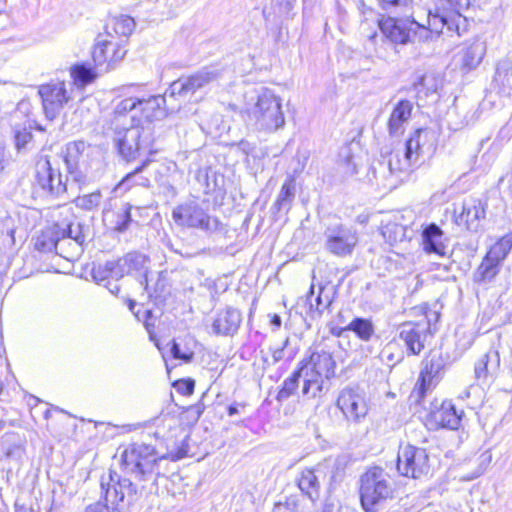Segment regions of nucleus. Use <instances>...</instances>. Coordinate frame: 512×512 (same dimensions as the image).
<instances>
[{"label":"nucleus","instance_id":"obj_1","mask_svg":"<svg viewBox=\"0 0 512 512\" xmlns=\"http://www.w3.org/2000/svg\"><path fill=\"white\" fill-rule=\"evenodd\" d=\"M428 131L417 129L412 136L406 141L403 149L392 151L387 160V168L390 173L388 179V188H396L408 175L413 167L418 165L419 159L423 154L422 140L426 139Z\"/></svg>","mask_w":512,"mask_h":512},{"label":"nucleus","instance_id":"obj_2","mask_svg":"<svg viewBox=\"0 0 512 512\" xmlns=\"http://www.w3.org/2000/svg\"><path fill=\"white\" fill-rule=\"evenodd\" d=\"M166 460L158 455L155 448L143 443L130 444L122 453V463L128 473L134 474L139 481L152 480L155 485L160 476L159 465Z\"/></svg>","mask_w":512,"mask_h":512},{"label":"nucleus","instance_id":"obj_3","mask_svg":"<svg viewBox=\"0 0 512 512\" xmlns=\"http://www.w3.org/2000/svg\"><path fill=\"white\" fill-rule=\"evenodd\" d=\"M251 101L248 111L258 129L273 133L285 126L282 99L272 90L261 88Z\"/></svg>","mask_w":512,"mask_h":512},{"label":"nucleus","instance_id":"obj_4","mask_svg":"<svg viewBox=\"0 0 512 512\" xmlns=\"http://www.w3.org/2000/svg\"><path fill=\"white\" fill-rule=\"evenodd\" d=\"M166 104V97L152 96L148 99L128 97L119 101L113 110L112 124L120 127L136 124L138 120L151 122L162 113V105Z\"/></svg>","mask_w":512,"mask_h":512},{"label":"nucleus","instance_id":"obj_5","mask_svg":"<svg viewBox=\"0 0 512 512\" xmlns=\"http://www.w3.org/2000/svg\"><path fill=\"white\" fill-rule=\"evenodd\" d=\"M114 141L123 159H136L141 150L149 149L153 143L151 122L138 120L136 124L115 127Z\"/></svg>","mask_w":512,"mask_h":512},{"label":"nucleus","instance_id":"obj_6","mask_svg":"<svg viewBox=\"0 0 512 512\" xmlns=\"http://www.w3.org/2000/svg\"><path fill=\"white\" fill-rule=\"evenodd\" d=\"M360 500L365 512H377V506L391 497L393 488L389 475L380 467H373L361 476Z\"/></svg>","mask_w":512,"mask_h":512},{"label":"nucleus","instance_id":"obj_7","mask_svg":"<svg viewBox=\"0 0 512 512\" xmlns=\"http://www.w3.org/2000/svg\"><path fill=\"white\" fill-rule=\"evenodd\" d=\"M172 216L175 223L182 227L210 234L224 231L223 223L217 217L210 216L203 205L195 201L178 205L173 209Z\"/></svg>","mask_w":512,"mask_h":512},{"label":"nucleus","instance_id":"obj_8","mask_svg":"<svg viewBox=\"0 0 512 512\" xmlns=\"http://www.w3.org/2000/svg\"><path fill=\"white\" fill-rule=\"evenodd\" d=\"M222 73L223 69L218 66L204 67L189 77L174 81L162 97H166V101L176 96L186 97L219 80Z\"/></svg>","mask_w":512,"mask_h":512},{"label":"nucleus","instance_id":"obj_9","mask_svg":"<svg viewBox=\"0 0 512 512\" xmlns=\"http://www.w3.org/2000/svg\"><path fill=\"white\" fill-rule=\"evenodd\" d=\"M378 27L383 36L396 44H407L425 38L427 30L419 28V23L413 18L396 19L388 17L378 21Z\"/></svg>","mask_w":512,"mask_h":512},{"label":"nucleus","instance_id":"obj_10","mask_svg":"<svg viewBox=\"0 0 512 512\" xmlns=\"http://www.w3.org/2000/svg\"><path fill=\"white\" fill-rule=\"evenodd\" d=\"M397 470L400 475L419 479L430 471V460L424 448L410 444L401 446L397 455Z\"/></svg>","mask_w":512,"mask_h":512},{"label":"nucleus","instance_id":"obj_11","mask_svg":"<svg viewBox=\"0 0 512 512\" xmlns=\"http://www.w3.org/2000/svg\"><path fill=\"white\" fill-rule=\"evenodd\" d=\"M324 238L326 251L337 257L352 255L359 240L355 229L341 223L328 226Z\"/></svg>","mask_w":512,"mask_h":512},{"label":"nucleus","instance_id":"obj_12","mask_svg":"<svg viewBox=\"0 0 512 512\" xmlns=\"http://www.w3.org/2000/svg\"><path fill=\"white\" fill-rule=\"evenodd\" d=\"M35 179L43 192L50 196L60 197L67 192V185L63 181L62 174L47 156L41 157L37 161Z\"/></svg>","mask_w":512,"mask_h":512},{"label":"nucleus","instance_id":"obj_13","mask_svg":"<svg viewBox=\"0 0 512 512\" xmlns=\"http://www.w3.org/2000/svg\"><path fill=\"white\" fill-rule=\"evenodd\" d=\"M336 406L349 422L359 423L368 413L364 393L358 387L343 388L338 394Z\"/></svg>","mask_w":512,"mask_h":512},{"label":"nucleus","instance_id":"obj_14","mask_svg":"<svg viewBox=\"0 0 512 512\" xmlns=\"http://www.w3.org/2000/svg\"><path fill=\"white\" fill-rule=\"evenodd\" d=\"M101 489L105 500L103 504L109 505L110 509L114 506L120 510V504L123 503L125 495L131 501L135 499L137 493L134 484L129 479H121L116 472L112 471L109 472L107 480L102 477Z\"/></svg>","mask_w":512,"mask_h":512},{"label":"nucleus","instance_id":"obj_15","mask_svg":"<svg viewBox=\"0 0 512 512\" xmlns=\"http://www.w3.org/2000/svg\"><path fill=\"white\" fill-rule=\"evenodd\" d=\"M38 93L42 100L44 113L49 120L55 119L65 105L72 100L71 94L63 82L41 85Z\"/></svg>","mask_w":512,"mask_h":512},{"label":"nucleus","instance_id":"obj_16","mask_svg":"<svg viewBox=\"0 0 512 512\" xmlns=\"http://www.w3.org/2000/svg\"><path fill=\"white\" fill-rule=\"evenodd\" d=\"M430 334V322L421 320L418 322H406L399 326V336L404 341L410 354L418 355L425 347V342Z\"/></svg>","mask_w":512,"mask_h":512},{"label":"nucleus","instance_id":"obj_17","mask_svg":"<svg viewBox=\"0 0 512 512\" xmlns=\"http://www.w3.org/2000/svg\"><path fill=\"white\" fill-rule=\"evenodd\" d=\"M126 50L120 47L113 39L99 36L92 51V59L97 67L107 65L106 69L124 58Z\"/></svg>","mask_w":512,"mask_h":512},{"label":"nucleus","instance_id":"obj_18","mask_svg":"<svg viewBox=\"0 0 512 512\" xmlns=\"http://www.w3.org/2000/svg\"><path fill=\"white\" fill-rule=\"evenodd\" d=\"M335 366L332 354L325 350L313 352L309 359L302 361L300 365L302 372H308L328 380L334 375Z\"/></svg>","mask_w":512,"mask_h":512},{"label":"nucleus","instance_id":"obj_19","mask_svg":"<svg viewBox=\"0 0 512 512\" xmlns=\"http://www.w3.org/2000/svg\"><path fill=\"white\" fill-rule=\"evenodd\" d=\"M443 367V360L440 356H432L426 360L412 392V397H416L419 402L424 397L426 391L433 385V380L439 378Z\"/></svg>","mask_w":512,"mask_h":512},{"label":"nucleus","instance_id":"obj_20","mask_svg":"<svg viewBox=\"0 0 512 512\" xmlns=\"http://www.w3.org/2000/svg\"><path fill=\"white\" fill-rule=\"evenodd\" d=\"M332 302L333 293L331 289L319 285L316 291L315 285L312 284L305 298L307 314L312 319L319 318L331 306Z\"/></svg>","mask_w":512,"mask_h":512},{"label":"nucleus","instance_id":"obj_21","mask_svg":"<svg viewBox=\"0 0 512 512\" xmlns=\"http://www.w3.org/2000/svg\"><path fill=\"white\" fill-rule=\"evenodd\" d=\"M463 412L458 413L450 401H444L440 407L432 410L428 415V423L433 429H457L460 425Z\"/></svg>","mask_w":512,"mask_h":512},{"label":"nucleus","instance_id":"obj_22","mask_svg":"<svg viewBox=\"0 0 512 512\" xmlns=\"http://www.w3.org/2000/svg\"><path fill=\"white\" fill-rule=\"evenodd\" d=\"M486 203L480 199H469L463 203L462 212L457 218L458 224H465L468 230L477 231L480 221L485 218Z\"/></svg>","mask_w":512,"mask_h":512},{"label":"nucleus","instance_id":"obj_23","mask_svg":"<svg viewBox=\"0 0 512 512\" xmlns=\"http://www.w3.org/2000/svg\"><path fill=\"white\" fill-rule=\"evenodd\" d=\"M147 262L148 258L144 254L137 252L128 253L124 257L116 260L117 268L121 273V278L124 277L125 274L134 273L142 278L140 281L141 284L143 283V280L146 281Z\"/></svg>","mask_w":512,"mask_h":512},{"label":"nucleus","instance_id":"obj_24","mask_svg":"<svg viewBox=\"0 0 512 512\" xmlns=\"http://www.w3.org/2000/svg\"><path fill=\"white\" fill-rule=\"evenodd\" d=\"M413 105L409 100H400L393 108L389 121L388 130L392 137H397L403 134L405 124L410 119L412 114Z\"/></svg>","mask_w":512,"mask_h":512},{"label":"nucleus","instance_id":"obj_25","mask_svg":"<svg viewBox=\"0 0 512 512\" xmlns=\"http://www.w3.org/2000/svg\"><path fill=\"white\" fill-rule=\"evenodd\" d=\"M445 241L444 232L435 223H431L423 228L422 245L425 252L440 256L445 255Z\"/></svg>","mask_w":512,"mask_h":512},{"label":"nucleus","instance_id":"obj_26","mask_svg":"<svg viewBox=\"0 0 512 512\" xmlns=\"http://www.w3.org/2000/svg\"><path fill=\"white\" fill-rule=\"evenodd\" d=\"M241 314L238 310L227 308L217 314L213 321L212 329L217 335H232L240 325Z\"/></svg>","mask_w":512,"mask_h":512},{"label":"nucleus","instance_id":"obj_27","mask_svg":"<svg viewBox=\"0 0 512 512\" xmlns=\"http://www.w3.org/2000/svg\"><path fill=\"white\" fill-rule=\"evenodd\" d=\"M319 468L303 469L297 479V485L301 492L310 500L316 501L320 496Z\"/></svg>","mask_w":512,"mask_h":512},{"label":"nucleus","instance_id":"obj_28","mask_svg":"<svg viewBox=\"0 0 512 512\" xmlns=\"http://www.w3.org/2000/svg\"><path fill=\"white\" fill-rule=\"evenodd\" d=\"M62 241L66 239L73 240L77 248L85 241V235L82 231V224L76 217L70 213L62 221L56 222Z\"/></svg>","mask_w":512,"mask_h":512},{"label":"nucleus","instance_id":"obj_29","mask_svg":"<svg viewBox=\"0 0 512 512\" xmlns=\"http://www.w3.org/2000/svg\"><path fill=\"white\" fill-rule=\"evenodd\" d=\"M296 194L295 179L289 176L283 183L271 210L274 214L287 213L292 206Z\"/></svg>","mask_w":512,"mask_h":512},{"label":"nucleus","instance_id":"obj_30","mask_svg":"<svg viewBox=\"0 0 512 512\" xmlns=\"http://www.w3.org/2000/svg\"><path fill=\"white\" fill-rule=\"evenodd\" d=\"M500 368V354L495 349L486 352L475 364L474 372L477 379L485 380L495 375Z\"/></svg>","mask_w":512,"mask_h":512},{"label":"nucleus","instance_id":"obj_31","mask_svg":"<svg viewBox=\"0 0 512 512\" xmlns=\"http://www.w3.org/2000/svg\"><path fill=\"white\" fill-rule=\"evenodd\" d=\"M57 230L58 227L56 223L44 230L41 235L38 236L35 248L40 252L54 251L58 255L62 256V251H59V249H61L60 242L62 241V238Z\"/></svg>","mask_w":512,"mask_h":512},{"label":"nucleus","instance_id":"obj_32","mask_svg":"<svg viewBox=\"0 0 512 512\" xmlns=\"http://www.w3.org/2000/svg\"><path fill=\"white\" fill-rule=\"evenodd\" d=\"M485 51L484 43L478 40L464 47L461 52L462 67L467 70L475 69L481 63Z\"/></svg>","mask_w":512,"mask_h":512},{"label":"nucleus","instance_id":"obj_33","mask_svg":"<svg viewBox=\"0 0 512 512\" xmlns=\"http://www.w3.org/2000/svg\"><path fill=\"white\" fill-rule=\"evenodd\" d=\"M502 264L486 254L481 264L474 273V280L477 283L491 282L500 272Z\"/></svg>","mask_w":512,"mask_h":512},{"label":"nucleus","instance_id":"obj_34","mask_svg":"<svg viewBox=\"0 0 512 512\" xmlns=\"http://www.w3.org/2000/svg\"><path fill=\"white\" fill-rule=\"evenodd\" d=\"M91 275L97 284L103 286L105 283L110 282V279L114 281L121 279V273L117 268L116 260L107 261L103 265L93 267Z\"/></svg>","mask_w":512,"mask_h":512},{"label":"nucleus","instance_id":"obj_35","mask_svg":"<svg viewBox=\"0 0 512 512\" xmlns=\"http://www.w3.org/2000/svg\"><path fill=\"white\" fill-rule=\"evenodd\" d=\"M134 28L135 22L130 16L114 17L106 25L107 37L113 39V34L127 37L133 32Z\"/></svg>","mask_w":512,"mask_h":512},{"label":"nucleus","instance_id":"obj_36","mask_svg":"<svg viewBox=\"0 0 512 512\" xmlns=\"http://www.w3.org/2000/svg\"><path fill=\"white\" fill-rule=\"evenodd\" d=\"M328 379L317 377L308 372H303L302 395L307 398H316L320 396L325 389Z\"/></svg>","mask_w":512,"mask_h":512},{"label":"nucleus","instance_id":"obj_37","mask_svg":"<svg viewBox=\"0 0 512 512\" xmlns=\"http://www.w3.org/2000/svg\"><path fill=\"white\" fill-rule=\"evenodd\" d=\"M71 77L73 78L74 84L78 87H85L92 83L97 77V73L94 68L85 63L76 64L71 68Z\"/></svg>","mask_w":512,"mask_h":512},{"label":"nucleus","instance_id":"obj_38","mask_svg":"<svg viewBox=\"0 0 512 512\" xmlns=\"http://www.w3.org/2000/svg\"><path fill=\"white\" fill-rule=\"evenodd\" d=\"M449 23V16L444 14H432L431 12L428 15L427 19V25L420 24L419 28H423L427 30V35L425 38H419V41H426L428 40L432 34L439 35L442 33L443 28L445 27V24Z\"/></svg>","mask_w":512,"mask_h":512},{"label":"nucleus","instance_id":"obj_39","mask_svg":"<svg viewBox=\"0 0 512 512\" xmlns=\"http://www.w3.org/2000/svg\"><path fill=\"white\" fill-rule=\"evenodd\" d=\"M349 331H352L362 341H369L375 333L374 325L371 320L356 317L348 325Z\"/></svg>","mask_w":512,"mask_h":512},{"label":"nucleus","instance_id":"obj_40","mask_svg":"<svg viewBox=\"0 0 512 512\" xmlns=\"http://www.w3.org/2000/svg\"><path fill=\"white\" fill-rule=\"evenodd\" d=\"M86 148L85 142L73 141L69 142L63 151V160L67 169L75 168L78 166L79 160Z\"/></svg>","mask_w":512,"mask_h":512},{"label":"nucleus","instance_id":"obj_41","mask_svg":"<svg viewBox=\"0 0 512 512\" xmlns=\"http://www.w3.org/2000/svg\"><path fill=\"white\" fill-rule=\"evenodd\" d=\"M512 248V233H508L501 237L494 245L491 246L487 255L503 264L506 256Z\"/></svg>","mask_w":512,"mask_h":512},{"label":"nucleus","instance_id":"obj_42","mask_svg":"<svg viewBox=\"0 0 512 512\" xmlns=\"http://www.w3.org/2000/svg\"><path fill=\"white\" fill-rule=\"evenodd\" d=\"M300 379H303V372L301 367H299L290 377H288L283 382L282 388L279 390L276 399L280 402L288 399L298 388Z\"/></svg>","mask_w":512,"mask_h":512},{"label":"nucleus","instance_id":"obj_43","mask_svg":"<svg viewBox=\"0 0 512 512\" xmlns=\"http://www.w3.org/2000/svg\"><path fill=\"white\" fill-rule=\"evenodd\" d=\"M382 235L390 244L400 242L406 237V227L404 225L387 222L382 226Z\"/></svg>","mask_w":512,"mask_h":512},{"label":"nucleus","instance_id":"obj_44","mask_svg":"<svg viewBox=\"0 0 512 512\" xmlns=\"http://www.w3.org/2000/svg\"><path fill=\"white\" fill-rule=\"evenodd\" d=\"M149 160H145L140 166L135 168L132 172L128 173L120 182V186H125L126 189H129L132 185H140L143 187L150 186V180L146 177L139 176V174L144 170V168L148 165Z\"/></svg>","mask_w":512,"mask_h":512},{"label":"nucleus","instance_id":"obj_45","mask_svg":"<svg viewBox=\"0 0 512 512\" xmlns=\"http://www.w3.org/2000/svg\"><path fill=\"white\" fill-rule=\"evenodd\" d=\"M170 352L174 359L181 360L184 363H190L194 358L193 349L187 343H182V341L176 339L171 342Z\"/></svg>","mask_w":512,"mask_h":512},{"label":"nucleus","instance_id":"obj_46","mask_svg":"<svg viewBox=\"0 0 512 512\" xmlns=\"http://www.w3.org/2000/svg\"><path fill=\"white\" fill-rule=\"evenodd\" d=\"M101 200L102 195L100 191H95L89 194H85L83 196H78L73 200V202L78 208L91 211L100 205Z\"/></svg>","mask_w":512,"mask_h":512},{"label":"nucleus","instance_id":"obj_47","mask_svg":"<svg viewBox=\"0 0 512 512\" xmlns=\"http://www.w3.org/2000/svg\"><path fill=\"white\" fill-rule=\"evenodd\" d=\"M131 205L126 203L122 210L117 214V220L115 224V229L119 232H124L128 229L129 224L132 221L131 218Z\"/></svg>","mask_w":512,"mask_h":512},{"label":"nucleus","instance_id":"obj_48","mask_svg":"<svg viewBox=\"0 0 512 512\" xmlns=\"http://www.w3.org/2000/svg\"><path fill=\"white\" fill-rule=\"evenodd\" d=\"M442 5L446 6L453 13H456L458 18H461V11L469 7V0H438Z\"/></svg>","mask_w":512,"mask_h":512},{"label":"nucleus","instance_id":"obj_49","mask_svg":"<svg viewBox=\"0 0 512 512\" xmlns=\"http://www.w3.org/2000/svg\"><path fill=\"white\" fill-rule=\"evenodd\" d=\"M174 388L182 395H191L194 392L195 381L192 379H182L174 383Z\"/></svg>","mask_w":512,"mask_h":512},{"label":"nucleus","instance_id":"obj_50","mask_svg":"<svg viewBox=\"0 0 512 512\" xmlns=\"http://www.w3.org/2000/svg\"><path fill=\"white\" fill-rule=\"evenodd\" d=\"M15 144L18 150L25 147L32 139V134L26 128L15 130Z\"/></svg>","mask_w":512,"mask_h":512},{"label":"nucleus","instance_id":"obj_51","mask_svg":"<svg viewBox=\"0 0 512 512\" xmlns=\"http://www.w3.org/2000/svg\"><path fill=\"white\" fill-rule=\"evenodd\" d=\"M85 512H120V510L114 506L110 509L109 505L103 504L102 501H98L89 505Z\"/></svg>","mask_w":512,"mask_h":512},{"label":"nucleus","instance_id":"obj_52","mask_svg":"<svg viewBox=\"0 0 512 512\" xmlns=\"http://www.w3.org/2000/svg\"><path fill=\"white\" fill-rule=\"evenodd\" d=\"M381 6L385 10H390L397 7H407L412 0H379Z\"/></svg>","mask_w":512,"mask_h":512},{"label":"nucleus","instance_id":"obj_53","mask_svg":"<svg viewBox=\"0 0 512 512\" xmlns=\"http://www.w3.org/2000/svg\"><path fill=\"white\" fill-rule=\"evenodd\" d=\"M67 172L72 180L78 184V188L86 182V176L78 169V166H75V168L72 169H67Z\"/></svg>","mask_w":512,"mask_h":512},{"label":"nucleus","instance_id":"obj_54","mask_svg":"<svg viewBox=\"0 0 512 512\" xmlns=\"http://www.w3.org/2000/svg\"><path fill=\"white\" fill-rule=\"evenodd\" d=\"M205 410V404L202 401H199L195 405H192L188 408L187 412L193 415L194 420H198Z\"/></svg>","mask_w":512,"mask_h":512},{"label":"nucleus","instance_id":"obj_55","mask_svg":"<svg viewBox=\"0 0 512 512\" xmlns=\"http://www.w3.org/2000/svg\"><path fill=\"white\" fill-rule=\"evenodd\" d=\"M288 344V339H286L283 343V345L279 348H276L273 350L272 352V358H273V362L276 363V362H279L280 360L283 359L284 357V349L286 347V345Z\"/></svg>","mask_w":512,"mask_h":512},{"label":"nucleus","instance_id":"obj_56","mask_svg":"<svg viewBox=\"0 0 512 512\" xmlns=\"http://www.w3.org/2000/svg\"><path fill=\"white\" fill-rule=\"evenodd\" d=\"M329 327V331L330 333L333 335V336H336V337H341L343 336V334L346 332V331H349V329L347 328V326L345 327H339V326H336L334 325L333 323H330L328 325Z\"/></svg>","mask_w":512,"mask_h":512},{"label":"nucleus","instance_id":"obj_57","mask_svg":"<svg viewBox=\"0 0 512 512\" xmlns=\"http://www.w3.org/2000/svg\"><path fill=\"white\" fill-rule=\"evenodd\" d=\"M238 147L245 155H250L255 150V146L245 140L240 141Z\"/></svg>","mask_w":512,"mask_h":512},{"label":"nucleus","instance_id":"obj_58","mask_svg":"<svg viewBox=\"0 0 512 512\" xmlns=\"http://www.w3.org/2000/svg\"><path fill=\"white\" fill-rule=\"evenodd\" d=\"M295 0H281L278 1L280 13H288L292 8Z\"/></svg>","mask_w":512,"mask_h":512},{"label":"nucleus","instance_id":"obj_59","mask_svg":"<svg viewBox=\"0 0 512 512\" xmlns=\"http://www.w3.org/2000/svg\"><path fill=\"white\" fill-rule=\"evenodd\" d=\"M460 18H458L457 14L454 13L452 16H449V23L448 24H445V27H447V29L449 31H458V23L457 21L459 20Z\"/></svg>","mask_w":512,"mask_h":512},{"label":"nucleus","instance_id":"obj_60","mask_svg":"<svg viewBox=\"0 0 512 512\" xmlns=\"http://www.w3.org/2000/svg\"><path fill=\"white\" fill-rule=\"evenodd\" d=\"M246 406L245 403H234L228 406L227 411L229 416H234L239 413L238 407L244 408Z\"/></svg>","mask_w":512,"mask_h":512},{"label":"nucleus","instance_id":"obj_61","mask_svg":"<svg viewBox=\"0 0 512 512\" xmlns=\"http://www.w3.org/2000/svg\"><path fill=\"white\" fill-rule=\"evenodd\" d=\"M104 287H106L113 295H118L120 292V286L116 282H107L104 284Z\"/></svg>","mask_w":512,"mask_h":512},{"label":"nucleus","instance_id":"obj_62","mask_svg":"<svg viewBox=\"0 0 512 512\" xmlns=\"http://www.w3.org/2000/svg\"><path fill=\"white\" fill-rule=\"evenodd\" d=\"M270 323L276 329L280 328L281 327V323H282L281 317L279 315H277V314H273L272 317H271Z\"/></svg>","mask_w":512,"mask_h":512},{"label":"nucleus","instance_id":"obj_63","mask_svg":"<svg viewBox=\"0 0 512 512\" xmlns=\"http://www.w3.org/2000/svg\"><path fill=\"white\" fill-rule=\"evenodd\" d=\"M5 165V150L2 145H0V172L4 169Z\"/></svg>","mask_w":512,"mask_h":512},{"label":"nucleus","instance_id":"obj_64","mask_svg":"<svg viewBox=\"0 0 512 512\" xmlns=\"http://www.w3.org/2000/svg\"><path fill=\"white\" fill-rule=\"evenodd\" d=\"M176 252L186 258H191V257H194L195 255H197V253H189V252H182V251H176Z\"/></svg>","mask_w":512,"mask_h":512}]
</instances>
